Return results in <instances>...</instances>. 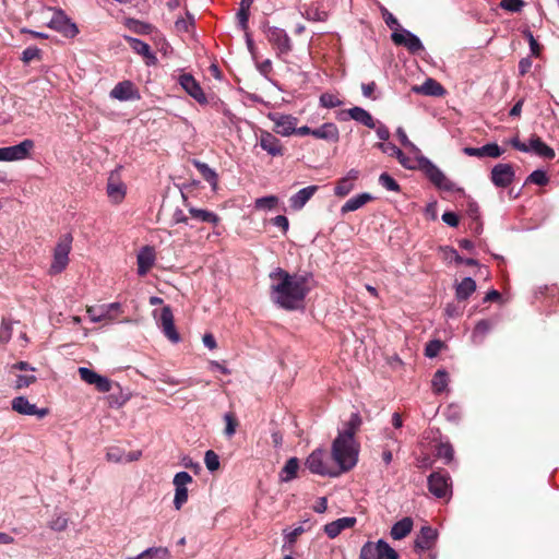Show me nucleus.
<instances>
[{
  "instance_id": "37998d69",
  "label": "nucleus",
  "mask_w": 559,
  "mask_h": 559,
  "mask_svg": "<svg viewBox=\"0 0 559 559\" xmlns=\"http://www.w3.org/2000/svg\"><path fill=\"white\" fill-rule=\"evenodd\" d=\"M171 554L167 547H150L144 550V559H170Z\"/></svg>"
},
{
  "instance_id": "6ab92c4d",
  "label": "nucleus",
  "mask_w": 559,
  "mask_h": 559,
  "mask_svg": "<svg viewBox=\"0 0 559 559\" xmlns=\"http://www.w3.org/2000/svg\"><path fill=\"white\" fill-rule=\"evenodd\" d=\"M258 140L261 148L269 155L275 157L282 156L284 154V147L281 141L273 133L265 130H260Z\"/></svg>"
},
{
  "instance_id": "7c9ffc66",
  "label": "nucleus",
  "mask_w": 559,
  "mask_h": 559,
  "mask_svg": "<svg viewBox=\"0 0 559 559\" xmlns=\"http://www.w3.org/2000/svg\"><path fill=\"white\" fill-rule=\"evenodd\" d=\"M412 91L416 94L441 96L444 93L443 87L433 79H427L421 85L412 87Z\"/></svg>"
},
{
  "instance_id": "bb28decb",
  "label": "nucleus",
  "mask_w": 559,
  "mask_h": 559,
  "mask_svg": "<svg viewBox=\"0 0 559 559\" xmlns=\"http://www.w3.org/2000/svg\"><path fill=\"white\" fill-rule=\"evenodd\" d=\"M313 138L326 142L336 143L340 140V130L334 122H325L313 129Z\"/></svg>"
},
{
  "instance_id": "f03ea898",
  "label": "nucleus",
  "mask_w": 559,
  "mask_h": 559,
  "mask_svg": "<svg viewBox=\"0 0 559 559\" xmlns=\"http://www.w3.org/2000/svg\"><path fill=\"white\" fill-rule=\"evenodd\" d=\"M78 372L82 381L90 385H94L98 392H111L107 396L110 407L119 408L130 400V394L124 392L119 383L112 382L109 378L102 376L87 367H80Z\"/></svg>"
},
{
  "instance_id": "13d9d810",
  "label": "nucleus",
  "mask_w": 559,
  "mask_h": 559,
  "mask_svg": "<svg viewBox=\"0 0 559 559\" xmlns=\"http://www.w3.org/2000/svg\"><path fill=\"white\" fill-rule=\"evenodd\" d=\"M36 381V377L33 373L19 374L14 382V389L21 390L28 388Z\"/></svg>"
},
{
  "instance_id": "5701e85b",
  "label": "nucleus",
  "mask_w": 559,
  "mask_h": 559,
  "mask_svg": "<svg viewBox=\"0 0 559 559\" xmlns=\"http://www.w3.org/2000/svg\"><path fill=\"white\" fill-rule=\"evenodd\" d=\"M463 152L467 156L498 158L504 153V150L497 143H488L481 147H464Z\"/></svg>"
},
{
  "instance_id": "49530a36",
  "label": "nucleus",
  "mask_w": 559,
  "mask_h": 559,
  "mask_svg": "<svg viewBox=\"0 0 559 559\" xmlns=\"http://www.w3.org/2000/svg\"><path fill=\"white\" fill-rule=\"evenodd\" d=\"M320 105L324 108H335L340 107L344 104V102L335 94L333 93H323L320 96Z\"/></svg>"
},
{
  "instance_id": "dca6fc26",
  "label": "nucleus",
  "mask_w": 559,
  "mask_h": 559,
  "mask_svg": "<svg viewBox=\"0 0 559 559\" xmlns=\"http://www.w3.org/2000/svg\"><path fill=\"white\" fill-rule=\"evenodd\" d=\"M515 178V171L511 164H497L490 171L491 182L498 188L509 187Z\"/></svg>"
},
{
  "instance_id": "f704fd0d",
  "label": "nucleus",
  "mask_w": 559,
  "mask_h": 559,
  "mask_svg": "<svg viewBox=\"0 0 559 559\" xmlns=\"http://www.w3.org/2000/svg\"><path fill=\"white\" fill-rule=\"evenodd\" d=\"M189 213L190 215L200 222L203 223H210L212 225H217L219 223V217L214 212L203 210V209H197L193 206H189Z\"/></svg>"
},
{
  "instance_id": "09e8293b",
  "label": "nucleus",
  "mask_w": 559,
  "mask_h": 559,
  "mask_svg": "<svg viewBox=\"0 0 559 559\" xmlns=\"http://www.w3.org/2000/svg\"><path fill=\"white\" fill-rule=\"evenodd\" d=\"M379 549L380 559H397V552L384 540L379 539L377 542Z\"/></svg>"
},
{
  "instance_id": "ea45409f",
  "label": "nucleus",
  "mask_w": 559,
  "mask_h": 559,
  "mask_svg": "<svg viewBox=\"0 0 559 559\" xmlns=\"http://www.w3.org/2000/svg\"><path fill=\"white\" fill-rule=\"evenodd\" d=\"M278 203L280 199L276 195H266L255 199L254 209L262 212L273 211Z\"/></svg>"
},
{
  "instance_id": "e2e57ef3",
  "label": "nucleus",
  "mask_w": 559,
  "mask_h": 559,
  "mask_svg": "<svg viewBox=\"0 0 559 559\" xmlns=\"http://www.w3.org/2000/svg\"><path fill=\"white\" fill-rule=\"evenodd\" d=\"M376 146L381 150L384 154L396 157L400 153V148L391 142H380Z\"/></svg>"
},
{
  "instance_id": "473e14b6",
  "label": "nucleus",
  "mask_w": 559,
  "mask_h": 559,
  "mask_svg": "<svg viewBox=\"0 0 559 559\" xmlns=\"http://www.w3.org/2000/svg\"><path fill=\"white\" fill-rule=\"evenodd\" d=\"M437 538V532L430 526H424L415 540L417 548L429 549Z\"/></svg>"
},
{
  "instance_id": "ddd939ff",
  "label": "nucleus",
  "mask_w": 559,
  "mask_h": 559,
  "mask_svg": "<svg viewBox=\"0 0 559 559\" xmlns=\"http://www.w3.org/2000/svg\"><path fill=\"white\" fill-rule=\"evenodd\" d=\"M428 487L430 492L437 498H448L451 496V479L445 472H435L428 477Z\"/></svg>"
},
{
  "instance_id": "a18cd8bd",
  "label": "nucleus",
  "mask_w": 559,
  "mask_h": 559,
  "mask_svg": "<svg viewBox=\"0 0 559 559\" xmlns=\"http://www.w3.org/2000/svg\"><path fill=\"white\" fill-rule=\"evenodd\" d=\"M436 454L438 457L442 459L445 464H449L454 457V450L449 442H440L436 448Z\"/></svg>"
},
{
  "instance_id": "9b49d317",
  "label": "nucleus",
  "mask_w": 559,
  "mask_h": 559,
  "mask_svg": "<svg viewBox=\"0 0 559 559\" xmlns=\"http://www.w3.org/2000/svg\"><path fill=\"white\" fill-rule=\"evenodd\" d=\"M47 25L68 38H73L79 34L78 26L61 10H53L52 16Z\"/></svg>"
},
{
  "instance_id": "c9c22d12",
  "label": "nucleus",
  "mask_w": 559,
  "mask_h": 559,
  "mask_svg": "<svg viewBox=\"0 0 559 559\" xmlns=\"http://www.w3.org/2000/svg\"><path fill=\"white\" fill-rule=\"evenodd\" d=\"M493 326V322L490 320H480L476 323L472 333V342L474 344H480L486 335L490 332Z\"/></svg>"
},
{
  "instance_id": "4be33fe9",
  "label": "nucleus",
  "mask_w": 559,
  "mask_h": 559,
  "mask_svg": "<svg viewBox=\"0 0 559 559\" xmlns=\"http://www.w3.org/2000/svg\"><path fill=\"white\" fill-rule=\"evenodd\" d=\"M110 97L120 102H126L131 99H139L140 95L132 82L122 81L110 91Z\"/></svg>"
},
{
  "instance_id": "20e7f679",
  "label": "nucleus",
  "mask_w": 559,
  "mask_h": 559,
  "mask_svg": "<svg viewBox=\"0 0 559 559\" xmlns=\"http://www.w3.org/2000/svg\"><path fill=\"white\" fill-rule=\"evenodd\" d=\"M396 158L404 168H420L429 180L439 189L445 191H454L456 189L455 183L447 178V176L430 159L423 156L420 153L415 155V158H411L400 151Z\"/></svg>"
},
{
  "instance_id": "6e6552de",
  "label": "nucleus",
  "mask_w": 559,
  "mask_h": 559,
  "mask_svg": "<svg viewBox=\"0 0 559 559\" xmlns=\"http://www.w3.org/2000/svg\"><path fill=\"white\" fill-rule=\"evenodd\" d=\"M88 318L92 322L98 323L102 321L114 322L117 317L122 312L121 304L111 302L99 306H90L86 309Z\"/></svg>"
},
{
  "instance_id": "f8f14e48",
  "label": "nucleus",
  "mask_w": 559,
  "mask_h": 559,
  "mask_svg": "<svg viewBox=\"0 0 559 559\" xmlns=\"http://www.w3.org/2000/svg\"><path fill=\"white\" fill-rule=\"evenodd\" d=\"M106 192L112 204H120L124 200L127 186L120 178L119 169H115L109 174Z\"/></svg>"
},
{
  "instance_id": "4468645a",
  "label": "nucleus",
  "mask_w": 559,
  "mask_h": 559,
  "mask_svg": "<svg viewBox=\"0 0 559 559\" xmlns=\"http://www.w3.org/2000/svg\"><path fill=\"white\" fill-rule=\"evenodd\" d=\"M266 38L277 49L278 53L287 55L292 51V40L285 29L270 26L265 31Z\"/></svg>"
},
{
  "instance_id": "338daca9",
  "label": "nucleus",
  "mask_w": 559,
  "mask_h": 559,
  "mask_svg": "<svg viewBox=\"0 0 559 559\" xmlns=\"http://www.w3.org/2000/svg\"><path fill=\"white\" fill-rule=\"evenodd\" d=\"M224 419H225V423H226L225 435L227 437L234 436L235 432H236V426H237L234 417L230 414H226L224 416Z\"/></svg>"
},
{
  "instance_id": "5fc2aeb1",
  "label": "nucleus",
  "mask_w": 559,
  "mask_h": 559,
  "mask_svg": "<svg viewBox=\"0 0 559 559\" xmlns=\"http://www.w3.org/2000/svg\"><path fill=\"white\" fill-rule=\"evenodd\" d=\"M379 183L388 191H400V186L396 180L386 173H383L379 176Z\"/></svg>"
},
{
  "instance_id": "e433bc0d",
  "label": "nucleus",
  "mask_w": 559,
  "mask_h": 559,
  "mask_svg": "<svg viewBox=\"0 0 559 559\" xmlns=\"http://www.w3.org/2000/svg\"><path fill=\"white\" fill-rule=\"evenodd\" d=\"M194 166L200 171L204 180L211 185L212 189L216 190L218 185V176L216 171L203 162L194 160Z\"/></svg>"
},
{
  "instance_id": "7ed1b4c3",
  "label": "nucleus",
  "mask_w": 559,
  "mask_h": 559,
  "mask_svg": "<svg viewBox=\"0 0 559 559\" xmlns=\"http://www.w3.org/2000/svg\"><path fill=\"white\" fill-rule=\"evenodd\" d=\"M332 457L338 475L354 468L358 462L359 443L350 433H338L332 443Z\"/></svg>"
},
{
  "instance_id": "9d476101",
  "label": "nucleus",
  "mask_w": 559,
  "mask_h": 559,
  "mask_svg": "<svg viewBox=\"0 0 559 559\" xmlns=\"http://www.w3.org/2000/svg\"><path fill=\"white\" fill-rule=\"evenodd\" d=\"M192 476L187 472H178L175 474L173 485L175 487L174 507L177 511L181 510L188 501V486L192 484Z\"/></svg>"
},
{
  "instance_id": "f3484780",
  "label": "nucleus",
  "mask_w": 559,
  "mask_h": 559,
  "mask_svg": "<svg viewBox=\"0 0 559 559\" xmlns=\"http://www.w3.org/2000/svg\"><path fill=\"white\" fill-rule=\"evenodd\" d=\"M391 38L395 45L404 46L412 53H416L424 49L420 39L412 32L400 28L392 33Z\"/></svg>"
},
{
  "instance_id": "4c0bfd02",
  "label": "nucleus",
  "mask_w": 559,
  "mask_h": 559,
  "mask_svg": "<svg viewBox=\"0 0 559 559\" xmlns=\"http://www.w3.org/2000/svg\"><path fill=\"white\" fill-rule=\"evenodd\" d=\"M299 468V461L296 457H290L282 468L280 473V478L284 483H288L293 480L297 476V472Z\"/></svg>"
},
{
  "instance_id": "412c9836",
  "label": "nucleus",
  "mask_w": 559,
  "mask_h": 559,
  "mask_svg": "<svg viewBox=\"0 0 559 559\" xmlns=\"http://www.w3.org/2000/svg\"><path fill=\"white\" fill-rule=\"evenodd\" d=\"M179 84L198 103L206 104L207 99L203 90L191 74H181L179 76Z\"/></svg>"
},
{
  "instance_id": "de8ad7c7",
  "label": "nucleus",
  "mask_w": 559,
  "mask_h": 559,
  "mask_svg": "<svg viewBox=\"0 0 559 559\" xmlns=\"http://www.w3.org/2000/svg\"><path fill=\"white\" fill-rule=\"evenodd\" d=\"M359 559H380L377 543L367 542L361 547Z\"/></svg>"
},
{
  "instance_id": "0e129e2a",
  "label": "nucleus",
  "mask_w": 559,
  "mask_h": 559,
  "mask_svg": "<svg viewBox=\"0 0 559 559\" xmlns=\"http://www.w3.org/2000/svg\"><path fill=\"white\" fill-rule=\"evenodd\" d=\"M39 55H40V50L37 47H34V46L27 47L22 52V60H23V62L28 63L32 60L39 58Z\"/></svg>"
},
{
  "instance_id": "bf43d9fd",
  "label": "nucleus",
  "mask_w": 559,
  "mask_h": 559,
  "mask_svg": "<svg viewBox=\"0 0 559 559\" xmlns=\"http://www.w3.org/2000/svg\"><path fill=\"white\" fill-rule=\"evenodd\" d=\"M547 174L544 170H534L526 179V182H532L538 186H544L548 182Z\"/></svg>"
},
{
  "instance_id": "79ce46f5",
  "label": "nucleus",
  "mask_w": 559,
  "mask_h": 559,
  "mask_svg": "<svg viewBox=\"0 0 559 559\" xmlns=\"http://www.w3.org/2000/svg\"><path fill=\"white\" fill-rule=\"evenodd\" d=\"M302 15L307 20L314 21V22H324L328 19V12L314 4L306 8Z\"/></svg>"
},
{
  "instance_id": "c756f323",
  "label": "nucleus",
  "mask_w": 559,
  "mask_h": 559,
  "mask_svg": "<svg viewBox=\"0 0 559 559\" xmlns=\"http://www.w3.org/2000/svg\"><path fill=\"white\" fill-rule=\"evenodd\" d=\"M527 148H528V153L533 152L536 155L547 158V159H552L556 155L555 151L550 146H548L546 143H544L542 141V139L538 136H532L530 139Z\"/></svg>"
},
{
  "instance_id": "052dcab7",
  "label": "nucleus",
  "mask_w": 559,
  "mask_h": 559,
  "mask_svg": "<svg viewBox=\"0 0 559 559\" xmlns=\"http://www.w3.org/2000/svg\"><path fill=\"white\" fill-rule=\"evenodd\" d=\"M523 0H501L500 7L509 12H520L524 8Z\"/></svg>"
},
{
  "instance_id": "0eeeda50",
  "label": "nucleus",
  "mask_w": 559,
  "mask_h": 559,
  "mask_svg": "<svg viewBox=\"0 0 559 559\" xmlns=\"http://www.w3.org/2000/svg\"><path fill=\"white\" fill-rule=\"evenodd\" d=\"M34 147L35 142L32 139H25L16 145L0 147V162L26 159L31 157Z\"/></svg>"
},
{
  "instance_id": "58836bf2",
  "label": "nucleus",
  "mask_w": 559,
  "mask_h": 559,
  "mask_svg": "<svg viewBox=\"0 0 559 559\" xmlns=\"http://www.w3.org/2000/svg\"><path fill=\"white\" fill-rule=\"evenodd\" d=\"M476 290V283L472 277H465L456 286L457 299L465 300Z\"/></svg>"
},
{
  "instance_id": "aec40b11",
  "label": "nucleus",
  "mask_w": 559,
  "mask_h": 559,
  "mask_svg": "<svg viewBox=\"0 0 559 559\" xmlns=\"http://www.w3.org/2000/svg\"><path fill=\"white\" fill-rule=\"evenodd\" d=\"M156 261L155 249L151 246L142 247L136 254L138 274L144 276L153 267Z\"/></svg>"
},
{
  "instance_id": "a211bd4d",
  "label": "nucleus",
  "mask_w": 559,
  "mask_h": 559,
  "mask_svg": "<svg viewBox=\"0 0 559 559\" xmlns=\"http://www.w3.org/2000/svg\"><path fill=\"white\" fill-rule=\"evenodd\" d=\"M270 120L274 122V131L282 136H289L295 133L298 119L292 115L269 114Z\"/></svg>"
},
{
  "instance_id": "6e6d98bb",
  "label": "nucleus",
  "mask_w": 559,
  "mask_h": 559,
  "mask_svg": "<svg viewBox=\"0 0 559 559\" xmlns=\"http://www.w3.org/2000/svg\"><path fill=\"white\" fill-rule=\"evenodd\" d=\"M204 463L210 472H215L219 468V457L213 450H207L204 455Z\"/></svg>"
},
{
  "instance_id": "69168bd1",
  "label": "nucleus",
  "mask_w": 559,
  "mask_h": 559,
  "mask_svg": "<svg viewBox=\"0 0 559 559\" xmlns=\"http://www.w3.org/2000/svg\"><path fill=\"white\" fill-rule=\"evenodd\" d=\"M68 526V519L63 515H58L53 521L50 523V528L53 531L61 532L66 530Z\"/></svg>"
},
{
  "instance_id": "c85d7f7f",
  "label": "nucleus",
  "mask_w": 559,
  "mask_h": 559,
  "mask_svg": "<svg viewBox=\"0 0 559 559\" xmlns=\"http://www.w3.org/2000/svg\"><path fill=\"white\" fill-rule=\"evenodd\" d=\"M372 200H373V197L368 192H362V193L356 194L353 198L348 199L342 205L341 213L346 214L348 212L357 211Z\"/></svg>"
},
{
  "instance_id": "2eb2a0df",
  "label": "nucleus",
  "mask_w": 559,
  "mask_h": 559,
  "mask_svg": "<svg viewBox=\"0 0 559 559\" xmlns=\"http://www.w3.org/2000/svg\"><path fill=\"white\" fill-rule=\"evenodd\" d=\"M12 409L24 416H35L37 418H44L49 414L47 407L39 408L35 404L31 403L25 396H16L11 401Z\"/></svg>"
},
{
  "instance_id": "1a4fd4ad",
  "label": "nucleus",
  "mask_w": 559,
  "mask_h": 559,
  "mask_svg": "<svg viewBox=\"0 0 559 559\" xmlns=\"http://www.w3.org/2000/svg\"><path fill=\"white\" fill-rule=\"evenodd\" d=\"M153 317L170 342L178 343L180 341V335L175 328L174 314L169 306L163 307L159 313L157 310H154Z\"/></svg>"
},
{
  "instance_id": "3c124183",
  "label": "nucleus",
  "mask_w": 559,
  "mask_h": 559,
  "mask_svg": "<svg viewBox=\"0 0 559 559\" xmlns=\"http://www.w3.org/2000/svg\"><path fill=\"white\" fill-rule=\"evenodd\" d=\"M126 451L119 447H109L106 450V460L111 463H124Z\"/></svg>"
},
{
  "instance_id": "2f4dec72",
  "label": "nucleus",
  "mask_w": 559,
  "mask_h": 559,
  "mask_svg": "<svg viewBox=\"0 0 559 559\" xmlns=\"http://www.w3.org/2000/svg\"><path fill=\"white\" fill-rule=\"evenodd\" d=\"M346 114L352 118L353 120L366 126L367 128L374 129L376 128V120L368 112L366 109L355 106L353 108H349Z\"/></svg>"
},
{
  "instance_id": "a878e982",
  "label": "nucleus",
  "mask_w": 559,
  "mask_h": 559,
  "mask_svg": "<svg viewBox=\"0 0 559 559\" xmlns=\"http://www.w3.org/2000/svg\"><path fill=\"white\" fill-rule=\"evenodd\" d=\"M356 524V518L345 516L337 519L324 525V532L330 538L337 537L344 530L350 528Z\"/></svg>"
},
{
  "instance_id": "423d86ee",
  "label": "nucleus",
  "mask_w": 559,
  "mask_h": 559,
  "mask_svg": "<svg viewBox=\"0 0 559 559\" xmlns=\"http://www.w3.org/2000/svg\"><path fill=\"white\" fill-rule=\"evenodd\" d=\"M72 236L66 234L61 236L52 250V260L48 270L49 275H57L62 273L69 262L70 252L72 250Z\"/></svg>"
},
{
  "instance_id": "39448f33",
  "label": "nucleus",
  "mask_w": 559,
  "mask_h": 559,
  "mask_svg": "<svg viewBox=\"0 0 559 559\" xmlns=\"http://www.w3.org/2000/svg\"><path fill=\"white\" fill-rule=\"evenodd\" d=\"M305 465L312 474L316 475L329 477L340 476L332 455L330 456L323 449H316L312 451L308 455Z\"/></svg>"
},
{
  "instance_id": "393cba45",
  "label": "nucleus",
  "mask_w": 559,
  "mask_h": 559,
  "mask_svg": "<svg viewBox=\"0 0 559 559\" xmlns=\"http://www.w3.org/2000/svg\"><path fill=\"white\" fill-rule=\"evenodd\" d=\"M123 39L130 45L132 50L144 57L147 60V64H155L157 62L156 56L152 52L150 46L141 39L124 35Z\"/></svg>"
},
{
  "instance_id": "a19ab883",
  "label": "nucleus",
  "mask_w": 559,
  "mask_h": 559,
  "mask_svg": "<svg viewBox=\"0 0 559 559\" xmlns=\"http://www.w3.org/2000/svg\"><path fill=\"white\" fill-rule=\"evenodd\" d=\"M308 521H305L304 523L295 526L294 528L292 530H285L284 531V539H285V545L284 547H286V545H289V547H292L297 538L302 534L305 533L306 531L310 530V526L306 527L305 524H307Z\"/></svg>"
},
{
  "instance_id": "864d4df0",
  "label": "nucleus",
  "mask_w": 559,
  "mask_h": 559,
  "mask_svg": "<svg viewBox=\"0 0 559 559\" xmlns=\"http://www.w3.org/2000/svg\"><path fill=\"white\" fill-rule=\"evenodd\" d=\"M396 135H397L401 144L403 146H405L406 148H408L409 152H412L414 155H418L420 153V150L413 142L409 141L406 132L404 131V129L402 127H399L396 129Z\"/></svg>"
},
{
  "instance_id": "603ef678",
  "label": "nucleus",
  "mask_w": 559,
  "mask_h": 559,
  "mask_svg": "<svg viewBox=\"0 0 559 559\" xmlns=\"http://www.w3.org/2000/svg\"><path fill=\"white\" fill-rule=\"evenodd\" d=\"M361 424V419L357 413L350 415L349 420L345 425V429L338 433H350V437L355 438V435Z\"/></svg>"
},
{
  "instance_id": "4d7b16f0",
  "label": "nucleus",
  "mask_w": 559,
  "mask_h": 559,
  "mask_svg": "<svg viewBox=\"0 0 559 559\" xmlns=\"http://www.w3.org/2000/svg\"><path fill=\"white\" fill-rule=\"evenodd\" d=\"M445 252V259L454 260L459 264H466V265H476L477 261L474 259H464L462 258L456 250L447 248L444 250Z\"/></svg>"
},
{
  "instance_id": "680f3d73",
  "label": "nucleus",
  "mask_w": 559,
  "mask_h": 559,
  "mask_svg": "<svg viewBox=\"0 0 559 559\" xmlns=\"http://www.w3.org/2000/svg\"><path fill=\"white\" fill-rule=\"evenodd\" d=\"M443 344L441 341H438V340H433V341H430L427 345H426V348H425V354L427 357H436L441 348H442Z\"/></svg>"
},
{
  "instance_id": "8fccbe9b",
  "label": "nucleus",
  "mask_w": 559,
  "mask_h": 559,
  "mask_svg": "<svg viewBox=\"0 0 559 559\" xmlns=\"http://www.w3.org/2000/svg\"><path fill=\"white\" fill-rule=\"evenodd\" d=\"M127 26L134 33L140 35H147L152 32V26L147 23L140 22L138 20L129 19Z\"/></svg>"
},
{
  "instance_id": "b1692460",
  "label": "nucleus",
  "mask_w": 559,
  "mask_h": 559,
  "mask_svg": "<svg viewBox=\"0 0 559 559\" xmlns=\"http://www.w3.org/2000/svg\"><path fill=\"white\" fill-rule=\"evenodd\" d=\"M359 178V171L357 169H350L344 177H342L335 185L334 193L340 198H344L349 194L354 188L355 182Z\"/></svg>"
},
{
  "instance_id": "f257e3e1",
  "label": "nucleus",
  "mask_w": 559,
  "mask_h": 559,
  "mask_svg": "<svg viewBox=\"0 0 559 559\" xmlns=\"http://www.w3.org/2000/svg\"><path fill=\"white\" fill-rule=\"evenodd\" d=\"M270 280L272 300L286 310L298 309L310 290L306 276L289 274L281 267L271 272Z\"/></svg>"
},
{
  "instance_id": "72a5a7b5",
  "label": "nucleus",
  "mask_w": 559,
  "mask_h": 559,
  "mask_svg": "<svg viewBox=\"0 0 559 559\" xmlns=\"http://www.w3.org/2000/svg\"><path fill=\"white\" fill-rule=\"evenodd\" d=\"M413 528V520L411 518H404L397 521L391 528V537L395 540L403 539L406 537Z\"/></svg>"
},
{
  "instance_id": "774afa93",
  "label": "nucleus",
  "mask_w": 559,
  "mask_h": 559,
  "mask_svg": "<svg viewBox=\"0 0 559 559\" xmlns=\"http://www.w3.org/2000/svg\"><path fill=\"white\" fill-rule=\"evenodd\" d=\"M177 31L179 32H189L193 26V19L188 16L187 19H179L175 23Z\"/></svg>"
},
{
  "instance_id": "cd10ccee",
  "label": "nucleus",
  "mask_w": 559,
  "mask_h": 559,
  "mask_svg": "<svg viewBox=\"0 0 559 559\" xmlns=\"http://www.w3.org/2000/svg\"><path fill=\"white\" fill-rule=\"evenodd\" d=\"M317 191L318 186H308L300 189L289 198L290 207L295 211H300Z\"/></svg>"
},
{
  "instance_id": "c03bdc74",
  "label": "nucleus",
  "mask_w": 559,
  "mask_h": 559,
  "mask_svg": "<svg viewBox=\"0 0 559 559\" xmlns=\"http://www.w3.org/2000/svg\"><path fill=\"white\" fill-rule=\"evenodd\" d=\"M449 383V376L444 370H438L432 379V389L436 393L443 392Z\"/></svg>"
}]
</instances>
